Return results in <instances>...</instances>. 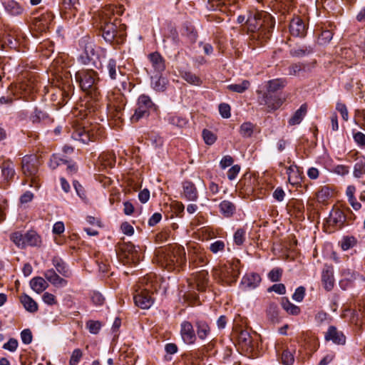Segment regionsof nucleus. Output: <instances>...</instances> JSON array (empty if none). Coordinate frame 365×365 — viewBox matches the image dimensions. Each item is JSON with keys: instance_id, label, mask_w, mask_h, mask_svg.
<instances>
[{"instance_id": "21", "label": "nucleus", "mask_w": 365, "mask_h": 365, "mask_svg": "<svg viewBox=\"0 0 365 365\" xmlns=\"http://www.w3.org/2000/svg\"><path fill=\"white\" fill-rule=\"evenodd\" d=\"M148 58L156 72L161 73L165 69V60L158 52L150 53Z\"/></svg>"}, {"instance_id": "20", "label": "nucleus", "mask_w": 365, "mask_h": 365, "mask_svg": "<svg viewBox=\"0 0 365 365\" xmlns=\"http://www.w3.org/2000/svg\"><path fill=\"white\" fill-rule=\"evenodd\" d=\"M237 341L240 346L246 351H252V339L247 330L240 329L237 331Z\"/></svg>"}, {"instance_id": "54", "label": "nucleus", "mask_w": 365, "mask_h": 365, "mask_svg": "<svg viewBox=\"0 0 365 365\" xmlns=\"http://www.w3.org/2000/svg\"><path fill=\"white\" fill-rule=\"evenodd\" d=\"M83 356L82 351L80 349H76L73 351L70 360V365H77Z\"/></svg>"}, {"instance_id": "14", "label": "nucleus", "mask_w": 365, "mask_h": 365, "mask_svg": "<svg viewBox=\"0 0 365 365\" xmlns=\"http://www.w3.org/2000/svg\"><path fill=\"white\" fill-rule=\"evenodd\" d=\"M289 31L291 34L296 37H302L307 32V28L302 19L296 16L292 19L289 24Z\"/></svg>"}, {"instance_id": "62", "label": "nucleus", "mask_w": 365, "mask_h": 365, "mask_svg": "<svg viewBox=\"0 0 365 365\" xmlns=\"http://www.w3.org/2000/svg\"><path fill=\"white\" fill-rule=\"evenodd\" d=\"M219 111L220 115L224 118H228L230 117V106L227 103H221L219 106Z\"/></svg>"}, {"instance_id": "31", "label": "nucleus", "mask_w": 365, "mask_h": 365, "mask_svg": "<svg viewBox=\"0 0 365 365\" xmlns=\"http://www.w3.org/2000/svg\"><path fill=\"white\" fill-rule=\"evenodd\" d=\"M267 316L268 319L273 324L279 322V312L277 304L275 303H270L267 309Z\"/></svg>"}, {"instance_id": "55", "label": "nucleus", "mask_w": 365, "mask_h": 365, "mask_svg": "<svg viewBox=\"0 0 365 365\" xmlns=\"http://www.w3.org/2000/svg\"><path fill=\"white\" fill-rule=\"evenodd\" d=\"M202 137L205 143L207 145L214 144L217 139L215 135L212 132L206 129L202 131Z\"/></svg>"}, {"instance_id": "58", "label": "nucleus", "mask_w": 365, "mask_h": 365, "mask_svg": "<svg viewBox=\"0 0 365 365\" xmlns=\"http://www.w3.org/2000/svg\"><path fill=\"white\" fill-rule=\"evenodd\" d=\"M19 346L17 339L11 338L6 343L4 344L3 349L8 350L11 352H14Z\"/></svg>"}, {"instance_id": "15", "label": "nucleus", "mask_w": 365, "mask_h": 365, "mask_svg": "<svg viewBox=\"0 0 365 365\" xmlns=\"http://www.w3.org/2000/svg\"><path fill=\"white\" fill-rule=\"evenodd\" d=\"M346 221V217L344 212L339 209H334L331 211L327 219L329 225L340 228Z\"/></svg>"}, {"instance_id": "23", "label": "nucleus", "mask_w": 365, "mask_h": 365, "mask_svg": "<svg viewBox=\"0 0 365 365\" xmlns=\"http://www.w3.org/2000/svg\"><path fill=\"white\" fill-rule=\"evenodd\" d=\"M44 277L55 287H64L67 284V281L57 274L53 269L46 270Z\"/></svg>"}, {"instance_id": "28", "label": "nucleus", "mask_w": 365, "mask_h": 365, "mask_svg": "<svg viewBox=\"0 0 365 365\" xmlns=\"http://www.w3.org/2000/svg\"><path fill=\"white\" fill-rule=\"evenodd\" d=\"M0 44L1 48L9 47L11 48L16 49L18 47V41L14 34H4L2 37H0Z\"/></svg>"}, {"instance_id": "22", "label": "nucleus", "mask_w": 365, "mask_h": 365, "mask_svg": "<svg viewBox=\"0 0 365 365\" xmlns=\"http://www.w3.org/2000/svg\"><path fill=\"white\" fill-rule=\"evenodd\" d=\"M197 289L204 291L208 284V272L206 270H200L193 276Z\"/></svg>"}, {"instance_id": "44", "label": "nucleus", "mask_w": 365, "mask_h": 365, "mask_svg": "<svg viewBox=\"0 0 365 365\" xmlns=\"http://www.w3.org/2000/svg\"><path fill=\"white\" fill-rule=\"evenodd\" d=\"M255 125L250 122L243 123L240 127V133L244 138H250L254 131Z\"/></svg>"}, {"instance_id": "60", "label": "nucleus", "mask_w": 365, "mask_h": 365, "mask_svg": "<svg viewBox=\"0 0 365 365\" xmlns=\"http://www.w3.org/2000/svg\"><path fill=\"white\" fill-rule=\"evenodd\" d=\"M304 68V65L301 63H293L288 68V74L291 76L297 75Z\"/></svg>"}, {"instance_id": "35", "label": "nucleus", "mask_w": 365, "mask_h": 365, "mask_svg": "<svg viewBox=\"0 0 365 365\" xmlns=\"http://www.w3.org/2000/svg\"><path fill=\"white\" fill-rule=\"evenodd\" d=\"M180 76L186 82L193 86H199L202 83V81L200 79V78L190 71L180 72Z\"/></svg>"}, {"instance_id": "30", "label": "nucleus", "mask_w": 365, "mask_h": 365, "mask_svg": "<svg viewBox=\"0 0 365 365\" xmlns=\"http://www.w3.org/2000/svg\"><path fill=\"white\" fill-rule=\"evenodd\" d=\"M30 285L31 289L38 294L43 292L48 287L46 280L41 277H34L30 282Z\"/></svg>"}, {"instance_id": "47", "label": "nucleus", "mask_w": 365, "mask_h": 365, "mask_svg": "<svg viewBox=\"0 0 365 365\" xmlns=\"http://www.w3.org/2000/svg\"><path fill=\"white\" fill-rule=\"evenodd\" d=\"M26 246H36L39 242V236L34 231L27 232L25 235Z\"/></svg>"}, {"instance_id": "49", "label": "nucleus", "mask_w": 365, "mask_h": 365, "mask_svg": "<svg viewBox=\"0 0 365 365\" xmlns=\"http://www.w3.org/2000/svg\"><path fill=\"white\" fill-rule=\"evenodd\" d=\"M68 161L61 158L58 155L53 154L50 160L49 165L52 169H56L58 166L66 165Z\"/></svg>"}, {"instance_id": "1", "label": "nucleus", "mask_w": 365, "mask_h": 365, "mask_svg": "<svg viewBox=\"0 0 365 365\" xmlns=\"http://www.w3.org/2000/svg\"><path fill=\"white\" fill-rule=\"evenodd\" d=\"M250 38L257 42V45H262L269 38L272 30L274 26V20L272 16L265 11L250 12L245 21Z\"/></svg>"}, {"instance_id": "10", "label": "nucleus", "mask_w": 365, "mask_h": 365, "mask_svg": "<svg viewBox=\"0 0 365 365\" xmlns=\"http://www.w3.org/2000/svg\"><path fill=\"white\" fill-rule=\"evenodd\" d=\"M22 171L24 174L34 180L38 170V160L35 155H25L22 158Z\"/></svg>"}, {"instance_id": "40", "label": "nucleus", "mask_w": 365, "mask_h": 365, "mask_svg": "<svg viewBox=\"0 0 365 365\" xmlns=\"http://www.w3.org/2000/svg\"><path fill=\"white\" fill-rule=\"evenodd\" d=\"M313 52V48L312 46H302L299 48H294L290 50V54L293 57H303L307 56Z\"/></svg>"}, {"instance_id": "32", "label": "nucleus", "mask_w": 365, "mask_h": 365, "mask_svg": "<svg viewBox=\"0 0 365 365\" xmlns=\"http://www.w3.org/2000/svg\"><path fill=\"white\" fill-rule=\"evenodd\" d=\"M21 302L26 311L34 313L38 311L37 303L29 295L24 294L21 297Z\"/></svg>"}, {"instance_id": "24", "label": "nucleus", "mask_w": 365, "mask_h": 365, "mask_svg": "<svg viewBox=\"0 0 365 365\" xmlns=\"http://www.w3.org/2000/svg\"><path fill=\"white\" fill-rule=\"evenodd\" d=\"M288 181L293 185H298L301 183L302 178L299 169L296 165H291L287 168Z\"/></svg>"}, {"instance_id": "2", "label": "nucleus", "mask_w": 365, "mask_h": 365, "mask_svg": "<svg viewBox=\"0 0 365 365\" xmlns=\"http://www.w3.org/2000/svg\"><path fill=\"white\" fill-rule=\"evenodd\" d=\"M99 16L101 30L103 38L109 43L115 40L117 43H119L118 37L122 39L124 34L123 31L118 29L120 23L115 17V8L113 6H106L101 11Z\"/></svg>"}, {"instance_id": "63", "label": "nucleus", "mask_w": 365, "mask_h": 365, "mask_svg": "<svg viewBox=\"0 0 365 365\" xmlns=\"http://www.w3.org/2000/svg\"><path fill=\"white\" fill-rule=\"evenodd\" d=\"M305 295V289L303 287H299L292 295V299L297 302H302Z\"/></svg>"}, {"instance_id": "57", "label": "nucleus", "mask_w": 365, "mask_h": 365, "mask_svg": "<svg viewBox=\"0 0 365 365\" xmlns=\"http://www.w3.org/2000/svg\"><path fill=\"white\" fill-rule=\"evenodd\" d=\"M336 110L339 111L344 120H349V113L346 105L341 102H337L336 105Z\"/></svg>"}, {"instance_id": "13", "label": "nucleus", "mask_w": 365, "mask_h": 365, "mask_svg": "<svg viewBox=\"0 0 365 365\" xmlns=\"http://www.w3.org/2000/svg\"><path fill=\"white\" fill-rule=\"evenodd\" d=\"M182 197L188 201H196L198 198V192L195 185L191 181H185L182 184Z\"/></svg>"}, {"instance_id": "52", "label": "nucleus", "mask_w": 365, "mask_h": 365, "mask_svg": "<svg viewBox=\"0 0 365 365\" xmlns=\"http://www.w3.org/2000/svg\"><path fill=\"white\" fill-rule=\"evenodd\" d=\"M245 235L246 231L244 229L240 228L237 230L234 234L235 243L237 245H242L245 242Z\"/></svg>"}, {"instance_id": "41", "label": "nucleus", "mask_w": 365, "mask_h": 365, "mask_svg": "<svg viewBox=\"0 0 365 365\" xmlns=\"http://www.w3.org/2000/svg\"><path fill=\"white\" fill-rule=\"evenodd\" d=\"M332 190L324 186L317 192V200L319 202L324 203L332 196Z\"/></svg>"}, {"instance_id": "61", "label": "nucleus", "mask_w": 365, "mask_h": 365, "mask_svg": "<svg viewBox=\"0 0 365 365\" xmlns=\"http://www.w3.org/2000/svg\"><path fill=\"white\" fill-rule=\"evenodd\" d=\"M42 299L43 302L48 305H54L57 304L56 297L49 292H45L42 296Z\"/></svg>"}, {"instance_id": "29", "label": "nucleus", "mask_w": 365, "mask_h": 365, "mask_svg": "<svg viewBox=\"0 0 365 365\" xmlns=\"http://www.w3.org/2000/svg\"><path fill=\"white\" fill-rule=\"evenodd\" d=\"M107 71L108 72V75L112 80H116L119 77H123V76L119 67L117 66L116 61L114 59H109L106 66Z\"/></svg>"}, {"instance_id": "11", "label": "nucleus", "mask_w": 365, "mask_h": 365, "mask_svg": "<svg viewBox=\"0 0 365 365\" xmlns=\"http://www.w3.org/2000/svg\"><path fill=\"white\" fill-rule=\"evenodd\" d=\"M71 137L76 141L81 142L83 143H88L90 141H93L96 139V134L93 130L86 129L85 127L78 126L74 128L72 132Z\"/></svg>"}, {"instance_id": "36", "label": "nucleus", "mask_w": 365, "mask_h": 365, "mask_svg": "<svg viewBox=\"0 0 365 365\" xmlns=\"http://www.w3.org/2000/svg\"><path fill=\"white\" fill-rule=\"evenodd\" d=\"M353 174L356 178H360L365 175V157L362 156L356 159Z\"/></svg>"}, {"instance_id": "16", "label": "nucleus", "mask_w": 365, "mask_h": 365, "mask_svg": "<svg viewBox=\"0 0 365 365\" xmlns=\"http://www.w3.org/2000/svg\"><path fill=\"white\" fill-rule=\"evenodd\" d=\"M332 265L325 264L322 272V281L324 288L329 291L334 287V278Z\"/></svg>"}, {"instance_id": "64", "label": "nucleus", "mask_w": 365, "mask_h": 365, "mask_svg": "<svg viewBox=\"0 0 365 365\" xmlns=\"http://www.w3.org/2000/svg\"><path fill=\"white\" fill-rule=\"evenodd\" d=\"M240 171V166L239 165H235L232 166L227 172V178L229 180H232L235 179L237 175Z\"/></svg>"}, {"instance_id": "51", "label": "nucleus", "mask_w": 365, "mask_h": 365, "mask_svg": "<svg viewBox=\"0 0 365 365\" xmlns=\"http://www.w3.org/2000/svg\"><path fill=\"white\" fill-rule=\"evenodd\" d=\"M283 270L279 267L273 268L268 273V278L273 282H279L281 279Z\"/></svg>"}, {"instance_id": "56", "label": "nucleus", "mask_w": 365, "mask_h": 365, "mask_svg": "<svg viewBox=\"0 0 365 365\" xmlns=\"http://www.w3.org/2000/svg\"><path fill=\"white\" fill-rule=\"evenodd\" d=\"M225 247V242L222 240H216L210 244V250L212 253L216 254L218 252H222Z\"/></svg>"}, {"instance_id": "50", "label": "nucleus", "mask_w": 365, "mask_h": 365, "mask_svg": "<svg viewBox=\"0 0 365 365\" xmlns=\"http://www.w3.org/2000/svg\"><path fill=\"white\" fill-rule=\"evenodd\" d=\"M86 56H81L80 59L84 64L87 63L91 59V56L94 54V48L92 43H88L85 46Z\"/></svg>"}, {"instance_id": "27", "label": "nucleus", "mask_w": 365, "mask_h": 365, "mask_svg": "<svg viewBox=\"0 0 365 365\" xmlns=\"http://www.w3.org/2000/svg\"><path fill=\"white\" fill-rule=\"evenodd\" d=\"M220 212L225 217H231L236 211L235 205L229 200H223L219 205Z\"/></svg>"}, {"instance_id": "6", "label": "nucleus", "mask_w": 365, "mask_h": 365, "mask_svg": "<svg viewBox=\"0 0 365 365\" xmlns=\"http://www.w3.org/2000/svg\"><path fill=\"white\" fill-rule=\"evenodd\" d=\"M238 263L239 262H229L220 268L218 274L222 282L232 285L237 281L240 274Z\"/></svg>"}, {"instance_id": "12", "label": "nucleus", "mask_w": 365, "mask_h": 365, "mask_svg": "<svg viewBox=\"0 0 365 365\" xmlns=\"http://www.w3.org/2000/svg\"><path fill=\"white\" fill-rule=\"evenodd\" d=\"M155 262L168 270H174V261H172L168 253L167 247L158 250L155 253Z\"/></svg>"}, {"instance_id": "25", "label": "nucleus", "mask_w": 365, "mask_h": 365, "mask_svg": "<svg viewBox=\"0 0 365 365\" xmlns=\"http://www.w3.org/2000/svg\"><path fill=\"white\" fill-rule=\"evenodd\" d=\"M263 104L267 106L269 111L278 109L283 103V101L278 97H272L270 94L266 93L263 97ZM262 104V103H261Z\"/></svg>"}, {"instance_id": "48", "label": "nucleus", "mask_w": 365, "mask_h": 365, "mask_svg": "<svg viewBox=\"0 0 365 365\" xmlns=\"http://www.w3.org/2000/svg\"><path fill=\"white\" fill-rule=\"evenodd\" d=\"M86 326L90 333L97 334L101 328V323L99 321L89 320Z\"/></svg>"}, {"instance_id": "42", "label": "nucleus", "mask_w": 365, "mask_h": 365, "mask_svg": "<svg viewBox=\"0 0 365 365\" xmlns=\"http://www.w3.org/2000/svg\"><path fill=\"white\" fill-rule=\"evenodd\" d=\"M1 174L6 180L12 179L15 174L14 165L11 163H4L1 166Z\"/></svg>"}, {"instance_id": "4", "label": "nucleus", "mask_w": 365, "mask_h": 365, "mask_svg": "<svg viewBox=\"0 0 365 365\" xmlns=\"http://www.w3.org/2000/svg\"><path fill=\"white\" fill-rule=\"evenodd\" d=\"M155 105L150 98L146 95L139 96L134 114L131 116L132 123H137L143 118H147L152 110H155Z\"/></svg>"}, {"instance_id": "38", "label": "nucleus", "mask_w": 365, "mask_h": 365, "mask_svg": "<svg viewBox=\"0 0 365 365\" xmlns=\"http://www.w3.org/2000/svg\"><path fill=\"white\" fill-rule=\"evenodd\" d=\"M53 264L56 271L64 277H69L71 272L66 264L59 258H53Z\"/></svg>"}, {"instance_id": "7", "label": "nucleus", "mask_w": 365, "mask_h": 365, "mask_svg": "<svg viewBox=\"0 0 365 365\" xmlns=\"http://www.w3.org/2000/svg\"><path fill=\"white\" fill-rule=\"evenodd\" d=\"M108 98V108L114 118L120 119L126 104V98L125 96L120 92H117L109 95Z\"/></svg>"}, {"instance_id": "46", "label": "nucleus", "mask_w": 365, "mask_h": 365, "mask_svg": "<svg viewBox=\"0 0 365 365\" xmlns=\"http://www.w3.org/2000/svg\"><path fill=\"white\" fill-rule=\"evenodd\" d=\"M357 243V240L353 236L344 237L342 239L341 247L343 250L346 251L350 248L354 247Z\"/></svg>"}, {"instance_id": "9", "label": "nucleus", "mask_w": 365, "mask_h": 365, "mask_svg": "<svg viewBox=\"0 0 365 365\" xmlns=\"http://www.w3.org/2000/svg\"><path fill=\"white\" fill-rule=\"evenodd\" d=\"M168 253L170 255L172 261H174V270H179L186 263L185 248L181 245H170L166 247Z\"/></svg>"}, {"instance_id": "8", "label": "nucleus", "mask_w": 365, "mask_h": 365, "mask_svg": "<svg viewBox=\"0 0 365 365\" xmlns=\"http://www.w3.org/2000/svg\"><path fill=\"white\" fill-rule=\"evenodd\" d=\"M119 257L124 264H138L140 253L131 242H124L119 245Z\"/></svg>"}, {"instance_id": "53", "label": "nucleus", "mask_w": 365, "mask_h": 365, "mask_svg": "<svg viewBox=\"0 0 365 365\" xmlns=\"http://www.w3.org/2000/svg\"><path fill=\"white\" fill-rule=\"evenodd\" d=\"M333 38V33L329 30H324L322 31L321 34L319 36L318 41L320 44H327L329 43V41Z\"/></svg>"}, {"instance_id": "59", "label": "nucleus", "mask_w": 365, "mask_h": 365, "mask_svg": "<svg viewBox=\"0 0 365 365\" xmlns=\"http://www.w3.org/2000/svg\"><path fill=\"white\" fill-rule=\"evenodd\" d=\"M21 339L24 344H29L33 339L32 333L30 329H26L21 332Z\"/></svg>"}, {"instance_id": "37", "label": "nucleus", "mask_w": 365, "mask_h": 365, "mask_svg": "<svg viewBox=\"0 0 365 365\" xmlns=\"http://www.w3.org/2000/svg\"><path fill=\"white\" fill-rule=\"evenodd\" d=\"M197 334L200 339H205L210 333L209 325L203 321H197L195 323Z\"/></svg>"}, {"instance_id": "5", "label": "nucleus", "mask_w": 365, "mask_h": 365, "mask_svg": "<svg viewBox=\"0 0 365 365\" xmlns=\"http://www.w3.org/2000/svg\"><path fill=\"white\" fill-rule=\"evenodd\" d=\"M148 284L146 287L138 285L133 294L135 304L143 309L150 308L154 302L153 294L148 290Z\"/></svg>"}, {"instance_id": "26", "label": "nucleus", "mask_w": 365, "mask_h": 365, "mask_svg": "<svg viewBox=\"0 0 365 365\" xmlns=\"http://www.w3.org/2000/svg\"><path fill=\"white\" fill-rule=\"evenodd\" d=\"M2 4L6 12L12 16L20 15L24 11L21 5L14 0H6Z\"/></svg>"}, {"instance_id": "17", "label": "nucleus", "mask_w": 365, "mask_h": 365, "mask_svg": "<svg viewBox=\"0 0 365 365\" xmlns=\"http://www.w3.org/2000/svg\"><path fill=\"white\" fill-rule=\"evenodd\" d=\"M324 338L327 341H332L336 344H344L346 341V337L344 334L334 326L329 327L324 335Z\"/></svg>"}, {"instance_id": "34", "label": "nucleus", "mask_w": 365, "mask_h": 365, "mask_svg": "<svg viewBox=\"0 0 365 365\" xmlns=\"http://www.w3.org/2000/svg\"><path fill=\"white\" fill-rule=\"evenodd\" d=\"M307 113V106L302 105L300 108L295 111L294 115L289 120V124L290 125H295L299 124L302 120L304 116Z\"/></svg>"}, {"instance_id": "19", "label": "nucleus", "mask_w": 365, "mask_h": 365, "mask_svg": "<svg viewBox=\"0 0 365 365\" xmlns=\"http://www.w3.org/2000/svg\"><path fill=\"white\" fill-rule=\"evenodd\" d=\"M180 333L183 341L187 344L193 343L196 339L193 327L187 321L182 323Z\"/></svg>"}, {"instance_id": "43", "label": "nucleus", "mask_w": 365, "mask_h": 365, "mask_svg": "<svg viewBox=\"0 0 365 365\" xmlns=\"http://www.w3.org/2000/svg\"><path fill=\"white\" fill-rule=\"evenodd\" d=\"M10 239L18 247L24 248L26 246L25 235L19 232L12 233Z\"/></svg>"}, {"instance_id": "39", "label": "nucleus", "mask_w": 365, "mask_h": 365, "mask_svg": "<svg viewBox=\"0 0 365 365\" xmlns=\"http://www.w3.org/2000/svg\"><path fill=\"white\" fill-rule=\"evenodd\" d=\"M286 83L285 80L277 78L270 80L267 83V92L269 94L270 93H274L278 90L284 87Z\"/></svg>"}, {"instance_id": "3", "label": "nucleus", "mask_w": 365, "mask_h": 365, "mask_svg": "<svg viewBox=\"0 0 365 365\" xmlns=\"http://www.w3.org/2000/svg\"><path fill=\"white\" fill-rule=\"evenodd\" d=\"M75 78L80 87L84 91L93 93L98 92V74L92 69H82L76 73Z\"/></svg>"}, {"instance_id": "45", "label": "nucleus", "mask_w": 365, "mask_h": 365, "mask_svg": "<svg viewBox=\"0 0 365 365\" xmlns=\"http://www.w3.org/2000/svg\"><path fill=\"white\" fill-rule=\"evenodd\" d=\"M250 86V83L247 80H244L241 83L229 85L227 88L233 92L242 93L247 90Z\"/></svg>"}, {"instance_id": "33", "label": "nucleus", "mask_w": 365, "mask_h": 365, "mask_svg": "<svg viewBox=\"0 0 365 365\" xmlns=\"http://www.w3.org/2000/svg\"><path fill=\"white\" fill-rule=\"evenodd\" d=\"M282 308L289 314L292 315H299L301 312L299 307L292 304L288 299L283 298L281 302Z\"/></svg>"}, {"instance_id": "18", "label": "nucleus", "mask_w": 365, "mask_h": 365, "mask_svg": "<svg viewBox=\"0 0 365 365\" xmlns=\"http://www.w3.org/2000/svg\"><path fill=\"white\" fill-rule=\"evenodd\" d=\"M261 280L262 279L259 274L255 272L247 273L242 277L241 284L245 289H252L260 284Z\"/></svg>"}]
</instances>
